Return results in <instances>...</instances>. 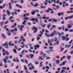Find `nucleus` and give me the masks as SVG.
Here are the masks:
<instances>
[{"label": "nucleus", "instance_id": "nucleus-27", "mask_svg": "<svg viewBox=\"0 0 73 73\" xmlns=\"http://www.w3.org/2000/svg\"><path fill=\"white\" fill-rule=\"evenodd\" d=\"M12 4V3H9V9H12V7L11 6V5Z\"/></svg>", "mask_w": 73, "mask_h": 73}, {"label": "nucleus", "instance_id": "nucleus-12", "mask_svg": "<svg viewBox=\"0 0 73 73\" xmlns=\"http://www.w3.org/2000/svg\"><path fill=\"white\" fill-rule=\"evenodd\" d=\"M54 33L52 32V34H50L51 37H52V36H54V35H55V33H56V32L55 31H54Z\"/></svg>", "mask_w": 73, "mask_h": 73}, {"label": "nucleus", "instance_id": "nucleus-62", "mask_svg": "<svg viewBox=\"0 0 73 73\" xmlns=\"http://www.w3.org/2000/svg\"><path fill=\"white\" fill-rule=\"evenodd\" d=\"M42 19H46V17L44 16V17H42Z\"/></svg>", "mask_w": 73, "mask_h": 73}, {"label": "nucleus", "instance_id": "nucleus-53", "mask_svg": "<svg viewBox=\"0 0 73 73\" xmlns=\"http://www.w3.org/2000/svg\"><path fill=\"white\" fill-rule=\"evenodd\" d=\"M35 12L33 11L32 12V15H35Z\"/></svg>", "mask_w": 73, "mask_h": 73}, {"label": "nucleus", "instance_id": "nucleus-30", "mask_svg": "<svg viewBox=\"0 0 73 73\" xmlns=\"http://www.w3.org/2000/svg\"><path fill=\"white\" fill-rule=\"evenodd\" d=\"M62 38L63 40H65L66 39V37H64V36H62Z\"/></svg>", "mask_w": 73, "mask_h": 73}, {"label": "nucleus", "instance_id": "nucleus-16", "mask_svg": "<svg viewBox=\"0 0 73 73\" xmlns=\"http://www.w3.org/2000/svg\"><path fill=\"white\" fill-rule=\"evenodd\" d=\"M37 16H38V19H42V17H41V15L39 14H37Z\"/></svg>", "mask_w": 73, "mask_h": 73}, {"label": "nucleus", "instance_id": "nucleus-14", "mask_svg": "<svg viewBox=\"0 0 73 73\" xmlns=\"http://www.w3.org/2000/svg\"><path fill=\"white\" fill-rule=\"evenodd\" d=\"M9 46H13V44L12 43V41H11L9 43Z\"/></svg>", "mask_w": 73, "mask_h": 73}, {"label": "nucleus", "instance_id": "nucleus-33", "mask_svg": "<svg viewBox=\"0 0 73 73\" xmlns=\"http://www.w3.org/2000/svg\"><path fill=\"white\" fill-rule=\"evenodd\" d=\"M29 19V18L28 17H25L24 18V20H26V21H27V20L28 19Z\"/></svg>", "mask_w": 73, "mask_h": 73}, {"label": "nucleus", "instance_id": "nucleus-52", "mask_svg": "<svg viewBox=\"0 0 73 73\" xmlns=\"http://www.w3.org/2000/svg\"><path fill=\"white\" fill-rule=\"evenodd\" d=\"M25 68H24V69L25 70H27V67H26V66H24Z\"/></svg>", "mask_w": 73, "mask_h": 73}, {"label": "nucleus", "instance_id": "nucleus-26", "mask_svg": "<svg viewBox=\"0 0 73 73\" xmlns=\"http://www.w3.org/2000/svg\"><path fill=\"white\" fill-rule=\"evenodd\" d=\"M42 54H43V57L44 58H45V57H46V54L45 53L42 54Z\"/></svg>", "mask_w": 73, "mask_h": 73}, {"label": "nucleus", "instance_id": "nucleus-50", "mask_svg": "<svg viewBox=\"0 0 73 73\" xmlns=\"http://www.w3.org/2000/svg\"><path fill=\"white\" fill-rule=\"evenodd\" d=\"M16 60L17 62H19V58H18V57H17Z\"/></svg>", "mask_w": 73, "mask_h": 73}, {"label": "nucleus", "instance_id": "nucleus-22", "mask_svg": "<svg viewBox=\"0 0 73 73\" xmlns=\"http://www.w3.org/2000/svg\"><path fill=\"white\" fill-rule=\"evenodd\" d=\"M30 56L31 57V58H33L34 57V54H30Z\"/></svg>", "mask_w": 73, "mask_h": 73}, {"label": "nucleus", "instance_id": "nucleus-10", "mask_svg": "<svg viewBox=\"0 0 73 73\" xmlns=\"http://www.w3.org/2000/svg\"><path fill=\"white\" fill-rule=\"evenodd\" d=\"M73 25V24H71L70 23V24H68V25L67 28H72V25Z\"/></svg>", "mask_w": 73, "mask_h": 73}, {"label": "nucleus", "instance_id": "nucleus-59", "mask_svg": "<svg viewBox=\"0 0 73 73\" xmlns=\"http://www.w3.org/2000/svg\"><path fill=\"white\" fill-rule=\"evenodd\" d=\"M53 47H49V48L50 49H53Z\"/></svg>", "mask_w": 73, "mask_h": 73}, {"label": "nucleus", "instance_id": "nucleus-7", "mask_svg": "<svg viewBox=\"0 0 73 73\" xmlns=\"http://www.w3.org/2000/svg\"><path fill=\"white\" fill-rule=\"evenodd\" d=\"M58 16H61V15H62V16H64V14L63 12H62L61 13L60 12H59L58 13Z\"/></svg>", "mask_w": 73, "mask_h": 73}, {"label": "nucleus", "instance_id": "nucleus-1", "mask_svg": "<svg viewBox=\"0 0 73 73\" xmlns=\"http://www.w3.org/2000/svg\"><path fill=\"white\" fill-rule=\"evenodd\" d=\"M28 66L29 67V68L30 70H32V69H34V66H33V64L32 63H30L28 65Z\"/></svg>", "mask_w": 73, "mask_h": 73}, {"label": "nucleus", "instance_id": "nucleus-21", "mask_svg": "<svg viewBox=\"0 0 73 73\" xmlns=\"http://www.w3.org/2000/svg\"><path fill=\"white\" fill-rule=\"evenodd\" d=\"M64 34V33L63 32H61V33H59L58 35L59 36H61V35H63Z\"/></svg>", "mask_w": 73, "mask_h": 73}, {"label": "nucleus", "instance_id": "nucleus-9", "mask_svg": "<svg viewBox=\"0 0 73 73\" xmlns=\"http://www.w3.org/2000/svg\"><path fill=\"white\" fill-rule=\"evenodd\" d=\"M6 58L7 60H8V56H6V58H5L4 59V61L5 64L7 62V60L6 59Z\"/></svg>", "mask_w": 73, "mask_h": 73}, {"label": "nucleus", "instance_id": "nucleus-46", "mask_svg": "<svg viewBox=\"0 0 73 73\" xmlns=\"http://www.w3.org/2000/svg\"><path fill=\"white\" fill-rule=\"evenodd\" d=\"M50 27V25H48L47 26V28H49V27Z\"/></svg>", "mask_w": 73, "mask_h": 73}, {"label": "nucleus", "instance_id": "nucleus-58", "mask_svg": "<svg viewBox=\"0 0 73 73\" xmlns=\"http://www.w3.org/2000/svg\"><path fill=\"white\" fill-rule=\"evenodd\" d=\"M5 48H7V49H8L9 48V46H5Z\"/></svg>", "mask_w": 73, "mask_h": 73}, {"label": "nucleus", "instance_id": "nucleus-43", "mask_svg": "<svg viewBox=\"0 0 73 73\" xmlns=\"http://www.w3.org/2000/svg\"><path fill=\"white\" fill-rule=\"evenodd\" d=\"M42 62H40V66H39L40 67H41L42 66Z\"/></svg>", "mask_w": 73, "mask_h": 73}, {"label": "nucleus", "instance_id": "nucleus-2", "mask_svg": "<svg viewBox=\"0 0 73 73\" xmlns=\"http://www.w3.org/2000/svg\"><path fill=\"white\" fill-rule=\"evenodd\" d=\"M50 11H51V13H54V12L53 11V9H50V8H48V9L46 11L45 10L44 12H48Z\"/></svg>", "mask_w": 73, "mask_h": 73}, {"label": "nucleus", "instance_id": "nucleus-55", "mask_svg": "<svg viewBox=\"0 0 73 73\" xmlns=\"http://www.w3.org/2000/svg\"><path fill=\"white\" fill-rule=\"evenodd\" d=\"M56 57L57 58H60V56H56Z\"/></svg>", "mask_w": 73, "mask_h": 73}, {"label": "nucleus", "instance_id": "nucleus-11", "mask_svg": "<svg viewBox=\"0 0 73 73\" xmlns=\"http://www.w3.org/2000/svg\"><path fill=\"white\" fill-rule=\"evenodd\" d=\"M66 61L60 64V66H62V65H64L66 64Z\"/></svg>", "mask_w": 73, "mask_h": 73}, {"label": "nucleus", "instance_id": "nucleus-40", "mask_svg": "<svg viewBox=\"0 0 73 73\" xmlns=\"http://www.w3.org/2000/svg\"><path fill=\"white\" fill-rule=\"evenodd\" d=\"M56 62L58 64H59V63L60 62V60H58L56 61Z\"/></svg>", "mask_w": 73, "mask_h": 73}, {"label": "nucleus", "instance_id": "nucleus-31", "mask_svg": "<svg viewBox=\"0 0 73 73\" xmlns=\"http://www.w3.org/2000/svg\"><path fill=\"white\" fill-rule=\"evenodd\" d=\"M2 36L3 37H4V38H6L7 37V36H5V35H4V34H2Z\"/></svg>", "mask_w": 73, "mask_h": 73}, {"label": "nucleus", "instance_id": "nucleus-34", "mask_svg": "<svg viewBox=\"0 0 73 73\" xmlns=\"http://www.w3.org/2000/svg\"><path fill=\"white\" fill-rule=\"evenodd\" d=\"M39 60H43V58H42V56H39Z\"/></svg>", "mask_w": 73, "mask_h": 73}, {"label": "nucleus", "instance_id": "nucleus-37", "mask_svg": "<svg viewBox=\"0 0 73 73\" xmlns=\"http://www.w3.org/2000/svg\"><path fill=\"white\" fill-rule=\"evenodd\" d=\"M46 1L47 2H48V3H49L50 4H51V3L50 2V1L48 0H46Z\"/></svg>", "mask_w": 73, "mask_h": 73}, {"label": "nucleus", "instance_id": "nucleus-24", "mask_svg": "<svg viewBox=\"0 0 73 73\" xmlns=\"http://www.w3.org/2000/svg\"><path fill=\"white\" fill-rule=\"evenodd\" d=\"M45 35L46 36H47V37H50V35L48 34L47 33H45Z\"/></svg>", "mask_w": 73, "mask_h": 73}, {"label": "nucleus", "instance_id": "nucleus-17", "mask_svg": "<svg viewBox=\"0 0 73 73\" xmlns=\"http://www.w3.org/2000/svg\"><path fill=\"white\" fill-rule=\"evenodd\" d=\"M5 4H3V7H2L1 6H0V8L1 9H3L4 8H5Z\"/></svg>", "mask_w": 73, "mask_h": 73}, {"label": "nucleus", "instance_id": "nucleus-19", "mask_svg": "<svg viewBox=\"0 0 73 73\" xmlns=\"http://www.w3.org/2000/svg\"><path fill=\"white\" fill-rule=\"evenodd\" d=\"M9 11V10H7V13L8 14V16H10L11 13Z\"/></svg>", "mask_w": 73, "mask_h": 73}, {"label": "nucleus", "instance_id": "nucleus-15", "mask_svg": "<svg viewBox=\"0 0 73 73\" xmlns=\"http://www.w3.org/2000/svg\"><path fill=\"white\" fill-rule=\"evenodd\" d=\"M52 21L55 22H57V21H58V20H57L54 18L52 19Z\"/></svg>", "mask_w": 73, "mask_h": 73}, {"label": "nucleus", "instance_id": "nucleus-44", "mask_svg": "<svg viewBox=\"0 0 73 73\" xmlns=\"http://www.w3.org/2000/svg\"><path fill=\"white\" fill-rule=\"evenodd\" d=\"M5 53L6 54H7V55H9V52H8V51H6Z\"/></svg>", "mask_w": 73, "mask_h": 73}, {"label": "nucleus", "instance_id": "nucleus-35", "mask_svg": "<svg viewBox=\"0 0 73 73\" xmlns=\"http://www.w3.org/2000/svg\"><path fill=\"white\" fill-rule=\"evenodd\" d=\"M40 8H43V9H44L46 8V7H44V6H41L40 7Z\"/></svg>", "mask_w": 73, "mask_h": 73}, {"label": "nucleus", "instance_id": "nucleus-23", "mask_svg": "<svg viewBox=\"0 0 73 73\" xmlns=\"http://www.w3.org/2000/svg\"><path fill=\"white\" fill-rule=\"evenodd\" d=\"M66 57V56H63V57H62L61 58V59H60L61 61H62V59H64V58H65Z\"/></svg>", "mask_w": 73, "mask_h": 73}, {"label": "nucleus", "instance_id": "nucleus-49", "mask_svg": "<svg viewBox=\"0 0 73 73\" xmlns=\"http://www.w3.org/2000/svg\"><path fill=\"white\" fill-rule=\"evenodd\" d=\"M51 1L52 2H54V3H55L56 2V0H51Z\"/></svg>", "mask_w": 73, "mask_h": 73}, {"label": "nucleus", "instance_id": "nucleus-41", "mask_svg": "<svg viewBox=\"0 0 73 73\" xmlns=\"http://www.w3.org/2000/svg\"><path fill=\"white\" fill-rule=\"evenodd\" d=\"M65 31H66V32L68 31H69V29L68 28H66L65 30Z\"/></svg>", "mask_w": 73, "mask_h": 73}, {"label": "nucleus", "instance_id": "nucleus-5", "mask_svg": "<svg viewBox=\"0 0 73 73\" xmlns=\"http://www.w3.org/2000/svg\"><path fill=\"white\" fill-rule=\"evenodd\" d=\"M31 21H35H35H38V19L37 18H36V19L35 18H33L31 19Z\"/></svg>", "mask_w": 73, "mask_h": 73}, {"label": "nucleus", "instance_id": "nucleus-47", "mask_svg": "<svg viewBox=\"0 0 73 73\" xmlns=\"http://www.w3.org/2000/svg\"><path fill=\"white\" fill-rule=\"evenodd\" d=\"M73 41V40H71L70 41L68 42V44H71L72 42Z\"/></svg>", "mask_w": 73, "mask_h": 73}, {"label": "nucleus", "instance_id": "nucleus-25", "mask_svg": "<svg viewBox=\"0 0 73 73\" xmlns=\"http://www.w3.org/2000/svg\"><path fill=\"white\" fill-rule=\"evenodd\" d=\"M45 35L46 36H47V37H50V35L48 34L47 33H45Z\"/></svg>", "mask_w": 73, "mask_h": 73}, {"label": "nucleus", "instance_id": "nucleus-42", "mask_svg": "<svg viewBox=\"0 0 73 73\" xmlns=\"http://www.w3.org/2000/svg\"><path fill=\"white\" fill-rule=\"evenodd\" d=\"M5 46H8V42H6L5 43Z\"/></svg>", "mask_w": 73, "mask_h": 73}, {"label": "nucleus", "instance_id": "nucleus-3", "mask_svg": "<svg viewBox=\"0 0 73 73\" xmlns=\"http://www.w3.org/2000/svg\"><path fill=\"white\" fill-rule=\"evenodd\" d=\"M45 31L44 30V29H42V31H41L40 32V33L39 35V37H42V36L43 34H44V32Z\"/></svg>", "mask_w": 73, "mask_h": 73}, {"label": "nucleus", "instance_id": "nucleus-36", "mask_svg": "<svg viewBox=\"0 0 73 73\" xmlns=\"http://www.w3.org/2000/svg\"><path fill=\"white\" fill-rule=\"evenodd\" d=\"M36 46L37 48H39L40 47V46H39L38 44H37L36 45H34V46Z\"/></svg>", "mask_w": 73, "mask_h": 73}, {"label": "nucleus", "instance_id": "nucleus-38", "mask_svg": "<svg viewBox=\"0 0 73 73\" xmlns=\"http://www.w3.org/2000/svg\"><path fill=\"white\" fill-rule=\"evenodd\" d=\"M11 31V32H14V30L12 29V30H9V32H10Z\"/></svg>", "mask_w": 73, "mask_h": 73}, {"label": "nucleus", "instance_id": "nucleus-60", "mask_svg": "<svg viewBox=\"0 0 73 73\" xmlns=\"http://www.w3.org/2000/svg\"><path fill=\"white\" fill-rule=\"evenodd\" d=\"M60 3V1L58 0L56 2V4H58V3Z\"/></svg>", "mask_w": 73, "mask_h": 73}, {"label": "nucleus", "instance_id": "nucleus-39", "mask_svg": "<svg viewBox=\"0 0 73 73\" xmlns=\"http://www.w3.org/2000/svg\"><path fill=\"white\" fill-rule=\"evenodd\" d=\"M33 29H34V30H37V28L35 27H33Z\"/></svg>", "mask_w": 73, "mask_h": 73}, {"label": "nucleus", "instance_id": "nucleus-51", "mask_svg": "<svg viewBox=\"0 0 73 73\" xmlns=\"http://www.w3.org/2000/svg\"><path fill=\"white\" fill-rule=\"evenodd\" d=\"M23 17H25L27 16V15L26 14H24L23 15Z\"/></svg>", "mask_w": 73, "mask_h": 73}, {"label": "nucleus", "instance_id": "nucleus-18", "mask_svg": "<svg viewBox=\"0 0 73 73\" xmlns=\"http://www.w3.org/2000/svg\"><path fill=\"white\" fill-rule=\"evenodd\" d=\"M71 46V44H69V45H68V44H67L66 46L65 47L66 48H68L69 46Z\"/></svg>", "mask_w": 73, "mask_h": 73}, {"label": "nucleus", "instance_id": "nucleus-4", "mask_svg": "<svg viewBox=\"0 0 73 73\" xmlns=\"http://www.w3.org/2000/svg\"><path fill=\"white\" fill-rule=\"evenodd\" d=\"M18 27L20 28V29L21 31H23V28H24V25H21V26H20L19 25H18Z\"/></svg>", "mask_w": 73, "mask_h": 73}, {"label": "nucleus", "instance_id": "nucleus-57", "mask_svg": "<svg viewBox=\"0 0 73 73\" xmlns=\"http://www.w3.org/2000/svg\"><path fill=\"white\" fill-rule=\"evenodd\" d=\"M66 40L67 41H69V38L66 37Z\"/></svg>", "mask_w": 73, "mask_h": 73}, {"label": "nucleus", "instance_id": "nucleus-20", "mask_svg": "<svg viewBox=\"0 0 73 73\" xmlns=\"http://www.w3.org/2000/svg\"><path fill=\"white\" fill-rule=\"evenodd\" d=\"M66 3V2L65 1H64L63 2V7H66V6L65 5Z\"/></svg>", "mask_w": 73, "mask_h": 73}, {"label": "nucleus", "instance_id": "nucleus-45", "mask_svg": "<svg viewBox=\"0 0 73 73\" xmlns=\"http://www.w3.org/2000/svg\"><path fill=\"white\" fill-rule=\"evenodd\" d=\"M14 53H16L17 52H16V49L14 48Z\"/></svg>", "mask_w": 73, "mask_h": 73}, {"label": "nucleus", "instance_id": "nucleus-56", "mask_svg": "<svg viewBox=\"0 0 73 73\" xmlns=\"http://www.w3.org/2000/svg\"><path fill=\"white\" fill-rule=\"evenodd\" d=\"M19 56L20 57H23V55L21 54H20Z\"/></svg>", "mask_w": 73, "mask_h": 73}, {"label": "nucleus", "instance_id": "nucleus-32", "mask_svg": "<svg viewBox=\"0 0 73 73\" xmlns=\"http://www.w3.org/2000/svg\"><path fill=\"white\" fill-rule=\"evenodd\" d=\"M67 59H68L69 60H70V58H71V56H67Z\"/></svg>", "mask_w": 73, "mask_h": 73}, {"label": "nucleus", "instance_id": "nucleus-13", "mask_svg": "<svg viewBox=\"0 0 73 73\" xmlns=\"http://www.w3.org/2000/svg\"><path fill=\"white\" fill-rule=\"evenodd\" d=\"M27 23V21L24 20V21L22 23L23 25H26V23Z\"/></svg>", "mask_w": 73, "mask_h": 73}, {"label": "nucleus", "instance_id": "nucleus-8", "mask_svg": "<svg viewBox=\"0 0 73 73\" xmlns=\"http://www.w3.org/2000/svg\"><path fill=\"white\" fill-rule=\"evenodd\" d=\"M55 41L56 42V44L57 45H58L59 44V41L58 40V39H57V38H56L55 40Z\"/></svg>", "mask_w": 73, "mask_h": 73}, {"label": "nucleus", "instance_id": "nucleus-61", "mask_svg": "<svg viewBox=\"0 0 73 73\" xmlns=\"http://www.w3.org/2000/svg\"><path fill=\"white\" fill-rule=\"evenodd\" d=\"M6 14H4L3 15V17H6Z\"/></svg>", "mask_w": 73, "mask_h": 73}, {"label": "nucleus", "instance_id": "nucleus-48", "mask_svg": "<svg viewBox=\"0 0 73 73\" xmlns=\"http://www.w3.org/2000/svg\"><path fill=\"white\" fill-rule=\"evenodd\" d=\"M26 16H28L30 15V14H29V13H26Z\"/></svg>", "mask_w": 73, "mask_h": 73}, {"label": "nucleus", "instance_id": "nucleus-28", "mask_svg": "<svg viewBox=\"0 0 73 73\" xmlns=\"http://www.w3.org/2000/svg\"><path fill=\"white\" fill-rule=\"evenodd\" d=\"M48 43H49V44H50L51 46H52V43L50 42V40H49V39L48 40Z\"/></svg>", "mask_w": 73, "mask_h": 73}, {"label": "nucleus", "instance_id": "nucleus-63", "mask_svg": "<svg viewBox=\"0 0 73 73\" xmlns=\"http://www.w3.org/2000/svg\"><path fill=\"white\" fill-rule=\"evenodd\" d=\"M64 73V70H62L60 72V73Z\"/></svg>", "mask_w": 73, "mask_h": 73}, {"label": "nucleus", "instance_id": "nucleus-6", "mask_svg": "<svg viewBox=\"0 0 73 73\" xmlns=\"http://www.w3.org/2000/svg\"><path fill=\"white\" fill-rule=\"evenodd\" d=\"M73 18V15H72L71 16L65 18V20H67L68 19H71Z\"/></svg>", "mask_w": 73, "mask_h": 73}, {"label": "nucleus", "instance_id": "nucleus-64", "mask_svg": "<svg viewBox=\"0 0 73 73\" xmlns=\"http://www.w3.org/2000/svg\"><path fill=\"white\" fill-rule=\"evenodd\" d=\"M70 54H73V51L72 50L70 52Z\"/></svg>", "mask_w": 73, "mask_h": 73}, {"label": "nucleus", "instance_id": "nucleus-54", "mask_svg": "<svg viewBox=\"0 0 73 73\" xmlns=\"http://www.w3.org/2000/svg\"><path fill=\"white\" fill-rule=\"evenodd\" d=\"M35 11L36 12H37V13H38V12H39V10H36Z\"/></svg>", "mask_w": 73, "mask_h": 73}, {"label": "nucleus", "instance_id": "nucleus-29", "mask_svg": "<svg viewBox=\"0 0 73 73\" xmlns=\"http://www.w3.org/2000/svg\"><path fill=\"white\" fill-rule=\"evenodd\" d=\"M38 5V4L37 3H35V4L34 5V7H37V6Z\"/></svg>", "mask_w": 73, "mask_h": 73}]
</instances>
